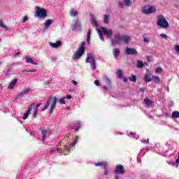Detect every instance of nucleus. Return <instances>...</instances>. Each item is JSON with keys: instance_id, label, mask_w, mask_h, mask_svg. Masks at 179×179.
I'll return each instance as SVG.
<instances>
[{"instance_id": "nucleus-1", "label": "nucleus", "mask_w": 179, "mask_h": 179, "mask_svg": "<svg viewBox=\"0 0 179 179\" xmlns=\"http://www.w3.org/2000/svg\"><path fill=\"white\" fill-rule=\"evenodd\" d=\"M131 42V36L127 35H120V34H116L113 36V38L111 40V44L115 45L118 44L120 45L121 43L123 44H129Z\"/></svg>"}, {"instance_id": "nucleus-2", "label": "nucleus", "mask_w": 179, "mask_h": 179, "mask_svg": "<svg viewBox=\"0 0 179 179\" xmlns=\"http://www.w3.org/2000/svg\"><path fill=\"white\" fill-rule=\"evenodd\" d=\"M56 104H57V97L52 96L49 99V100H48L44 108H42V111H45V110H47V108H48L50 106V113H52V111H54Z\"/></svg>"}, {"instance_id": "nucleus-3", "label": "nucleus", "mask_w": 179, "mask_h": 179, "mask_svg": "<svg viewBox=\"0 0 179 179\" xmlns=\"http://www.w3.org/2000/svg\"><path fill=\"white\" fill-rule=\"evenodd\" d=\"M157 25L159 26V27H161L162 29H169L170 27V24L169 22H167V20H166V17H164V15H158L157 20Z\"/></svg>"}, {"instance_id": "nucleus-4", "label": "nucleus", "mask_w": 179, "mask_h": 179, "mask_svg": "<svg viewBox=\"0 0 179 179\" xmlns=\"http://www.w3.org/2000/svg\"><path fill=\"white\" fill-rule=\"evenodd\" d=\"M85 62L90 64L91 69H92V71L96 69V55H93V53H87Z\"/></svg>"}, {"instance_id": "nucleus-5", "label": "nucleus", "mask_w": 179, "mask_h": 179, "mask_svg": "<svg viewBox=\"0 0 179 179\" xmlns=\"http://www.w3.org/2000/svg\"><path fill=\"white\" fill-rule=\"evenodd\" d=\"M98 34L99 36L100 40L104 41V38L103 37V33L106 36L107 38H111L113 36V31L111 29H107L104 27H101V29H97Z\"/></svg>"}, {"instance_id": "nucleus-6", "label": "nucleus", "mask_w": 179, "mask_h": 179, "mask_svg": "<svg viewBox=\"0 0 179 179\" xmlns=\"http://www.w3.org/2000/svg\"><path fill=\"white\" fill-rule=\"evenodd\" d=\"M85 45V43L82 42L78 50L73 55V59H78V58H80L83 54H85V50H86V47Z\"/></svg>"}, {"instance_id": "nucleus-7", "label": "nucleus", "mask_w": 179, "mask_h": 179, "mask_svg": "<svg viewBox=\"0 0 179 179\" xmlns=\"http://www.w3.org/2000/svg\"><path fill=\"white\" fill-rule=\"evenodd\" d=\"M35 16L36 17H40V19H44L47 17V10L44 8H41L40 7H36Z\"/></svg>"}, {"instance_id": "nucleus-8", "label": "nucleus", "mask_w": 179, "mask_h": 179, "mask_svg": "<svg viewBox=\"0 0 179 179\" xmlns=\"http://www.w3.org/2000/svg\"><path fill=\"white\" fill-rule=\"evenodd\" d=\"M142 12L144 15H152L156 13V7L150 5H146L142 8Z\"/></svg>"}, {"instance_id": "nucleus-9", "label": "nucleus", "mask_w": 179, "mask_h": 179, "mask_svg": "<svg viewBox=\"0 0 179 179\" xmlns=\"http://www.w3.org/2000/svg\"><path fill=\"white\" fill-rule=\"evenodd\" d=\"M80 30H82V24L80 23L79 20L77 18L72 25V31H80Z\"/></svg>"}, {"instance_id": "nucleus-10", "label": "nucleus", "mask_w": 179, "mask_h": 179, "mask_svg": "<svg viewBox=\"0 0 179 179\" xmlns=\"http://www.w3.org/2000/svg\"><path fill=\"white\" fill-rule=\"evenodd\" d=\"M131 5H132V1L131 0H123L122 1L119 2V6L122 9L125 8V6L128 8L129 6H131Z\"/></svg>"}, {"instance_id": "nucleus-11", "label": "nucleus", "mask_w": 179, "mask_h": 179, "mask_svg": "<svg viewBox=\"0 0 179 179\" xmlns=\"http://www.w3.org/2000/svg\"><path fill=\"white\" fill-rule=\"evenodd\" d=\"M125 170H124V166L122 165H117L115 169V176H118V174H124Z\"/></svg>"}, {"instance_id": "nucleus-12", "label": "nucleus", "mask_w": 179, "mask_h": 179, "mask_svg": "<svg viewBox=\"0 0 179 179\" xmlns=\"http://www.w3.org/2000/svg\"><path fill=\"white\" fill-rule=\"evenodd\" d=\"M103 78H104L105 83L106 85L103 87V90L106 92V90H108V89H111V80H109V78L106 76Z\"/></svg>"}, {"instance_id": "nucleus-13", "label": "nucleus", "mask_w": 179, "mask_h": 179, "mask_svg": "<svg viewBox=\"0 0 179 179\" xmlns=\"http://www.w3.org/2000/svg\"><path fill=\"white\" fill-rule=\"evenodd\" d=\"M78 141H79V136H76L73 141V143H72L69 146L64 145V150H71L72 148H75V145L78 143Z\"/></svg>"}, {"instance_id": "nucleus-14", "label": "nucleus", "mask_w": 179, "mask_h": 179, "mask_svg": "<svg viewBox=\"0 0 179 179\" xmlns=\"http://www.w3.org/2000/svg\"><path fill=\"white\" fill-rule=\"evenodd\" d=\"M147 73L145 75L144 80L145 83H149V82H152L153 79L150 78V76L152 75V73H150V71L149 69L146 70Z\"/></svg>"}, {"instance_id": "nucleus-15", "label": "nucleus", "mask_w": 179, "mask_h": 179, "mask_svg": "<svg viewBox=\"0 0 179 179\" xmlns=\"http://www.w3.org/2000/svg\"><path fill=\"white\" fill-rule=\"evenodd\" d=\"M69 128H71V129H75V132H78V130L79 129V128H80V122L71 123L69 124Z\"/></svg>"}, {"instance_id": "nucleus-16", "label": "nucleus", "mask_w": 179, "mask_h": 179, "mask_svg": "<svg viewBox=\"0 0 179 179\" xmlns=\"http://www.w3.org/2000/svg\"><path fill=\"white\" fill-rule=\"evenodd\" d=\"M41 136H42V142H44L48 136H50V131L48 130H42L41 132Z\"/></svg>"}, {"instance_id": "nucleus-17", "label": "nucleus", "mask_w": 179, "mask_h": 179, "mask_svg": "<svg viewBox=\"0 0 179 179\" xmlns=\"http://www.w3.org/2000/svg\"><path fill=\"white\" fill-rule=\"evenodd\" d=\"M17 83V79L15 78L10 83H9L8 86L7 87V89H9L10 90H12L15 88V86H16V84Z\"/></svg>"}, {"instance_id": "nucleus-18", "label": "nucleus", "mask_w": 179, "mask_h": 179, "mask_svg": "<svg viewBox=\"0 0 179 179\" xmlns=\"http://www.w3.org/2000/svg\"><path fill=\"white\" fill-rule=\"evenodd\" d=\"M33 108V105H30L28 108V110L24 113L22 120H27L30 113L31 112V109Z\"/></svg>"}, {"instance_id": "nucleus-19", "label": "nucleus", "mask_w": 179, "mask_h": 179, "mask_svg": "<svg viewBox=\"0 0 179 179\" xmlns=\"http://www.w3.org/2000/svg\"><path fill=\"white\" fill-rule=\"evenodd\" d=\"M62 44V43H61V41H57V43H55L52 42H50L49 43V45L52 48H58L59 47H61Z\"/></svg>"}, {"instance_id": "nucleus-20", "label": "nucleus", "mask_w": 179, "mask_h": 179, "mask_svg": "<svg viewBox=\"0 0 179 179\" xmlns=\"http://www.w3.org/2000/svg\"><path fill=\"white\" fill-rule=\"evenodd\" d=\"M30 88H27L24 90H22L21 92L18 94L19 97H23V96H26V94H29L30 93Z\"/></svg>"}, {"instance_id": "nucleus-21", "label": "nucleus", "mask_w": 179, "mask_h": 179, "mask_svg": "<svg viewBox=\"0 0 179 179\" xmlns=\"http://www.w3.org/2000/svg\"><path fill=\"white\" fill-rule=\"evenodd\" d=\"M125 52L127 55H132L133 54H135V49L127 47Z\"/></svg>"}, {"instance_id": "nucleus-22", "label": "nucleus", "mask_w": 179, "mask_h": 179, "mask_svg": "<svg viewBox=\"0 0 179 179\" xmlns=\"http://www.w3.org/2000/svg\"><path fill=\"white\" fill-rule=\"evenodd\" d=\"M25 62H27V64H31L32 65H37V63L34 62V61H33V59L30 56L26 57Z\"/></svg>"}, {"instance_id": "nucleus-23", "label": "nucleus", "mask_w": 179, "mask_h": 179, "mask_svg": "<svg viewBox=\"0 0 179 179\" xmlns=\"http://www.w3.org/2000/svg\"><path fill=\"white\" fill-rule=\"evenodd\" d=\"M70 16H72V17H77L78 19V10H75V8H71L70 10Z\"/></svg>"}, {"instance_id": "nucleus-24", "label": "nucleus", "mask_w": 179, "mask_h": 179, "mask_svg": "<svg viewBox=\"0 0 179 179\" xmlns=\"http://www.w3.org/2000/svg\"><path fill=\"white\" fill-rule=\"evenodd\" d=\"M113 57L115 59H117L118 56L120 55V49L115 48L113 50Z\"/></svg>"}, {"instance_id": "nucleus-25", "label": "nucleus", "mask_w": 179, "mask_h": 179, "mask_svg": "<svg viewBox=\"0 0 179 179\" xmlns=\"http://www.w3.org/2000/svg\"><path fill=\"white\" fill-rule=\"evenodd\" d=\"M0 27L1 29H3V30H5L6 31H8V30H9V28L5 24L2 20H0Z\"/></svg>"}, {"instance_id": "nucleus-26", "label": "nucleus", "mask_w": 179, "mask_h": 179, "mask_svg": "<svg viewBox=\"0 0 179 179\" xmlns=\"http://www.w3.org/2000/svg\"><path fill=\"white\" fill-rule=\"evenodd\" d=\"M103 23L105 24H108V23H110V15H103Z\"/></svg>"}, {"instance_id": "nucleus-27", "label": "nucleus", "mask_w": 179, "mask_h": 179, "mask_svg": "<svg viewBox=\"0 0 179 179\" xmlns=\"http://www.w3.org/2000/svg\"><path fill=\"white\" fill-rule=\"evenodd\" d=\"M52 24V20H47L45 22V29H47Z\"/></svg>"}, {"instance_id": "nucleus-28", "label": "nucleus", "mask_w": 179, "mask_h": 179, "mask_svg": "<svg viewBox=\"0 0 179 179\" xmlns=\"http://www.w3.org/2000/svg\"><path fill=\"white\" fill-rule=\"evenodd\" d=\"M107 164H107L106 162H100L95 163V164H94V166H95L96 167H99V166H102V167H104V166H106Z\"/></svg>"}, {"instance_id": "nucleus-29", "label": "nucleus", "mask_w": 179, "mask_h": 179, "mask_svg": "<svg viewBox=\"0 0 179 179\" xmlns=\"http://www.w3.org/2000/svg\"><path fill=\"white\" fill-rule=\"evenodd\" d=\"M92 35V29H89L87 34V43L90 44V36Z\"/></svg>"}, {"instance_id": "nucleus-30", "label": "nucleus", "mask_w": 179, "mask_h": 179, "mask_svg": "<svg viewBox=\"0 0 179 179\" xmlns=\"http://www.w3.org/2000/svg\"><path fill=\"white\" fill-rule=\"evenodd\" d=\"M136 66H137V68L142 69V68H143V66H145V64H143V62L142 61L138 60Z\"/></svg>"}, {"instance_id": "nucleus-31", "label": "nucleus", "mask_w": 179, "mask_h": 179, "mask_svg": "<svg viewBox=\"0 0 179 179\" xmlns=\"http://www.w3.org/2000/svg\"><path fill=\"white\" fill-rule=\"evenodd\" d=\"M91 23L92 26H94V27H99V24L97 23V21L94 19V17H92L91 19Z\"/></svg>"}, {"instance_id": "nucleus-32", "label": "nucleus", "mask_w": 179, "mask_h": 179, "mask_svg": "<svg viewBox=\"0 0 179 179\" xmlns=\"http://www.w3.org/2000/svg\"><path fill=\"white\" fill-rule=\"evenodd\" d=\"M144 103H145L147 106H151V104H153V101L148 98L144 99Z\"/></svg>"}, {"instance_id": "nucleus-33", "label": "nucleus", "mask_w": 179, "mask_h": 179, "mask_svg": "<svg viewBox=\"0 0 179 179\" xmlns=\"http://www.w3.org/2000/svg\"><path fill=\"white\" fill-rule=\"evenodd\" d=\"M50 152L51 153H58L59 152H63V150L59 148H53L50 150Z\"/></svg>"}, {"instance_id": "nucleus-34", "label": "nucleus", "mask_w": 179, "mask_h": 179, "mask_svg": "<svg viewBox=\"0 0 179 179\" xmlns=\"http://www.w3.org/2000/svg\"><path fill=\"white\" fill-rule=\"evenodd\" d=\"M116 75L119 79H121L122 78V70H117L116 71Z\"/></svg>"}, {"instance_id": "nucleus-35", "label": "nucleus", "mask_w": 179, "mask_h": 179, "mask_svg": "<svg viewBox=\"0 0 179 179\" xmlns=\"http://www.w3.org/2000/svg\"><path fill=\"white\" fill-rule=\"evenodd\" d=\"M103 174L104 176H107L108 174V164H107L106 166H103Z\"/></svg>"}, {"instance_id": "nucleus-36", "label": "nucleus", "mask_w": 179, "mask_h": 179, "mask_svg": "<svg viewBox=\"0 0 179 179\" xmlns=\"http://www.w3.org/2000/svg\"><path fill=\"white\" fill-rule=\"evenodd\" d=\"M172 118H179V112L178 111H173L172 113Z\"/></svg>"}, {"instance_id": "nucleus-37", "label": "nucleus", "mask_w": 179, "mask_h": 179, "mask_svg": "<svg viewBox=\"0 0 179 179\" xmlns=\"http://www.w3.org/2000/svg\"><path fill=\"white\" fill-rule=\"evenodd\" d=\"M155 72L156 73H162L163 72V69L159 66L156 69Z\"/></svg>"}, {"instance_id": "nucleus-38", "label": "nucleus", "mask_w": 179, "mask_h": 179, "mask_svg": "<svg viewBox=\"0 0 179 179\" xmlns=\"http://www.w3.org/2000/svg\"><path fill=\"white\" fill-rule=\"evenodd\" d=\"M152 78L156 83H160V78L155 76H153Z\"/></svg>"}, {"instance_id": "nucleus-39", "label": "nucleus", "mask_w": 179, "mask_h": 179, "mask_svg": "<svg viewBox=\"0 0 179 179\" xmlns=\"http://www.w3.org/2000/svg\"><path fill=\"white\" fill-rule=\"evenodd\" d=\"M38 113V110H37V109H34V113L32 115L33 118H37Z\"/></svg>"}, {"instance_id": "nucleus-40", "label": "nucleus", "mask_w": 179, "mask_h": 179, "mask_svg": "<svg viewBox=\"0 0 179 179\" xmlns=\"http://www.w3.org/2000/svg\"><path fill=\"white\" fill-rule=\"evenodd\" d=\"M64 100H65V98L64 96L60 99H59V104H66V102Z\"/></svg>"}, {"instance_id": "nucleus-41", "label": "nucleus", "mask_w": 179, "mask_h": 179, "mask_svg": "<svg viewBox=\"0 0 179 179\" xmlns=\"http://www.w3.org/2000/svg\"><path fill=\"white\" fill-rule=\"evenodd\" d=\"M29 20V17L27 15H24V17L22 18V23H26Z\"/></svg>"}, {"instance_id": "nucleus-42", "label": "nucleus", "mask_w": 179, "mask_h": 179, "mask_svg": "<svg viewBox=\"0 0 179 179\" xmlns=\"http://www.w3.org/2000/svg\"><path fill=\"white\" fill-rule=\"evenodd\" d=\"M162 38H164L165 40H167L169 38V36H167V35L164 34H160Z\"/></svg>"}, {"instance_id": "nucleus-43", "label": "nucleus", "mask_w": 179, "mask_h": 179, "mask_svg": "<svg viewBox=\"0 0 179 179\" xmlns=\"http://www.w3.org/2000/svg\"><path fill=\"white\" fill-rule=\"evenodd\" d=\"M129 80H131V82H135V75H132V76L129 78Z\"/></svg>"}, {"instance_id": "nucleus-44", "label": "nucleus", "mask_w": 179, "mask_h": 179, "mask_svg": "<svg viewBox=\"0 0 179 179\" xmlns=\"http://www.w3.org/2000/svg\"><path fill=\"white\" fill-rule=\"evenodd\" d=\"M41 106V103H38L36 106L34 108V110H36L38 111V108Z\"/></svg>"}, {"instance_id": "nucleus-45", "label": "nucleus", "mask_w": 179, "mask_h": 179, "mask_svg": "<svg viewBox=\"0 0 179 179\" xmlns=\"http://www.w3.org/2000/svg\"><path fill=\"white\" fill-rule=\"evenodd\" d=\"M94 85H96V86H100V81L96 80L94 82Z\"/></svg>"}, {"instance_id": "nucleus-46", "label": "nucleus", "mask_w": 179, "mask_h": 179, "mask_svg": "<svg viewBox=\"0 0 179 179\" xmlns=\"http://www.w3.org/2000/svg\"><path fill=\"white\" fill-rule=\"evenodd\" d=\"M64 99H67V100H71V99H72V96L71 95H66V96H64Z\"/></svg>"}, {"instance_id": "nucleus-47", "label": "nucleus", "mask_w": 179, "mask_h": 179, "mask_svg": "<svg viewBox=\"0 0 179 179\" xmlns=\"http://www.w3.org/2000/svg\"><path fill=\"white\" fill-rule=\"evenodd\" d=\"M145 90H146V88L145 87L140 88V92H141L142 93H145Z\"/></svg>"}, {"instance_id": "nucleus-48", "label": "nucleus", "mask_w": 179, "mask_h": 179, "mask_svg": "<svg viewBox=\"0 0 179 179\" xmlns=\"http://www.w3.org/2000/svg\"><path fill=\"white\" fill-rule=\"evenodd\" d=\"M150 39L149 38H144V43H149Z\"/></svg>"}, {"instance_id": "nucleus-49", "label": "nucleus", "mask_w": 179, "mask_h": 179, "mask_svg": "<svg viewBox=\"0 0 179 179\" xmlns=\"http://www.w3.org/2000/svg\"><path fill=\"white\" fill-rule=\"evenodd\" d=\"M28 72L34 73V72H37V70L36 69L28 70Z\"/></svg>"}, {"instance_id": "nucleus-50", "label": "nucleus", "mask_w": 179, "mask_h": 179, "mask_svg": "<svg viewBox=\"0 0 179 179\" xmlns=\"http://www.w3.org/2000/svg\"><path fill=\"white\" fill-rule=\"evenodd\" d=\"M30 136H34L35 138L36 137V134L34 132H31Z\"/></svg>"}, {"instance_id": "nucleus-51", "label": "nucleus", "mask_w": 179, "mask_h": 179, "mask_svg": "<svg viewBox=\"0 0 179 179\" xmlns=\"http://www.w3.org/2000/svg\"><path fill=\"white\" fill-rule=\"evenodd\" d=\"M143 143H149V138L143 141Z\"/></svg>"}, {"instance_id": "nucleus-52", "label": "nucleus", "mask_w": 179, "mask_h": 179, "mask_svg": "<svg viewBox=\"0 0 179 179\" xmlns=\"http://www.w3.org/2000/svg\"><path fill=\"white\" fill-rule=\"evenodd\" d=\"M123 82H124L125 83H127V82H128V78H123Z\"/></svg>"}, {"instance_id": "nucleus-53", "label": "nucleus", "mask_w": 179, "mask_h": 179, "mask_svg": "<svg viewBox=\"0 0 179 179\" xmlns=\"http://www.w3.org/2000/svg\"><path fill=\"white\" fill-rule=\"evenodd\" d=\"M73 85H74V86H76V85H78V83L75 80H73Z\"/></svg>"}, {"instance_id": "nucleus-54", "label": "nucleus", "mask_w": 179, "mask_h": 179, "mask_svg": "<svg viewBox=\"0 0 179 179\" xmlns=\"http://www.w3.org/2000/svg\"><path fill=\"white\" fill-rule=\"evenodd\" d=\"M115 179H120V176L115 175Z\"/></svg>"}, {"instance_id": "nucleus-55", "label": "nucleus", "mask_w": 179, "mask_h": 179, "mask_svg": "<svg viewBox=\"0 0 179 179\" xmlns=\"http://www.w3.org/2000/svg\"><path fill=\"white\" fill-rule=\"evenodd\" d=\"M176 164H179V157H178V159H176Z\"/></svg>"}, {"instance_id": "nucleus-56", "label": "nucleus", "mask_w": 179, "mask_h": 179, "mask_svg": "<svg viewBox=\"0 0 179 179\" xmlns=\"http://www.w3.org/2000/svg\"><path fill=\"white\" fill-rule=\"evenodd\" d=\"M150 58H151V57H149V56L147 57V59H148V62H150Z\"/></svg>"}, {"instance_id": "nucleus-57", "label": "nucleus", "mask_w": 179, "mask_h": 179, "mask_svg": "<svg viewBox=\"0 0 179 179\" xmlns=\"http://www.w3.org/2000/svg\"><path fill=\"white\" fill-rule=\"evenodd\" d=\"M22 73H26V72H29V71H27V70H22Z\"/></svg>"}, {"instance_id": "nucleus-58", "label": "nucleus", "mask_w": 179, "mask_h": 179, "mask_svg": "<svg viewBox=\"0 0 179 179\" xmlns=\"http://www.w3.org/2000/svg\"><path fill=\"white\" fill-rule=\"evenodd\" d=\"M130 135H131V136H134V135H135V133L131 131V132H130Z\"/></svg>"}, {"instance_id": "nucleus-59", "label": "nucleus", "mask_w": 179, "mask_h": 179, "mask_svg": "<svg viewBox=\"0 0 179 179\" xmlns=\"http://www.w3.org/2000/svg\"><path fill=\"white\" fill-rule=\"evenodd\" d=\"M135 55H138V52L135 50Z\"/></svg>"}, {"instance_id": "nucleus-60", "label": "nucleus", "mask_w": 179, "mask_h": 179, "mask_svg": "<svg viewBox=\"0 0 179 179\" xmlns=\"http://www.w3.org/2000/svg\"><path fill=\"white\" fill-rule=\"evenodd\" d=\"M19 54H20L19 52H17V55H19Z\"/></svg>"}, {"instance_id": "nucleus-61", "label": "nucleus", "mask_w": 179, "mask_h": 179, "mask_svg": "<svg viewBox=\"0 0 179 179\" xmlns=\"http://www.w3.org/2000/svg\"><path fill=\"white\" fill-rule=\"evenodd\" d=\"M135 80L136 81V77H135Z\"/></svg>"}, {"instance_id": "nucleus-62", "label": "nucleus", "mask_w": 179, "mask_h": 179, "mask_svg": "<svg viewBox=\"0 0 179 179\" xmlns=\"http://www.w3.org/2000/svg\"><path fill=\"white\" fill-rule=\"evenodd\" d=\"M26 131H29L27 129H26Z\"/></svg>"}, {"instance_id": "nucleus-63", "label": "nucleus", "mask_w": 179, "mask_h": 179, "mask_svg": "<svg viewBox=\"0 0 179 179\" xmlns=\"http://www.w3.org/2000/svg\"><path fill=\"white\" fill-rule=\"evenodd\" d=\"M145 1H148V0H145Z\"/></svg>"}]
</instances>
